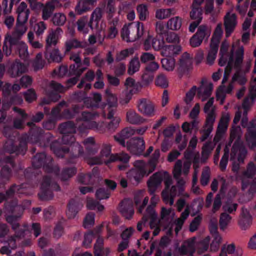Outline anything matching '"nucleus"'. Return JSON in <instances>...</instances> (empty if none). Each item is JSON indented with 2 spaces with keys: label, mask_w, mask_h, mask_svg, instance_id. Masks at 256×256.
I'll use <instances>...</instances> for the list:
<instances>
[{
  "label": "nucleus",
  "mask_w": 256,
  "mask_h": 256,
  "mask_svg": "<svg viewBox=\"0 0 256 256\" xmlns=\"http://www.w3.org/2000/svg\"><path fill=\"white\" fill-rule=\"evenodd\" d=\"M196 237H192L184 242L178 248V252L180 255L192 256L196 250Z\"/></svg>",
  "instance_id": "4468645a"
},
{
  "label": "nucleus",
  "mask_w": 256,
  "mask_h": 256,
  "mask_svg": "<svg viewBox=\"0 0 256 256\" xmlns=\"http://www.w3.org/2000/svg\"><path fill=\"white\" fill-rule=\"evenodd\" d=\"M102 12L100 8H96L92 12L89 22L90 28L96 32L104 30L106 27V24L102 19Z\"/></svg>",
  "instance_id": "9d476101"
},
{
  "label": "nucleus",
  "mask_w": 256,
  "mask_h": 256,
  "mask_svg": "<svg viewBox=\"0 0 256 256\" xmlns=\"http://www.w3.org/2000/svg\"><path fill=\"white\" fill-rule=\"evenodd\" d=\"M70 59L76 63V64H73L70 66V73L78 76H80L86 69V68H80L81 59L80 56V53L72 52L70 56Z\"/></svg>",
  "instance_id": "aec40b11"
},
{
  "label": "nucleus",
  "mask_w": 256,
  "mask_h": 256,
  "mask_svg": "<svg viewBox=\"0 0 256 256\" xmlns=\"http://www.w3.org/2000/svg\"><path fill=\"white\" fill-rule=\"evenodd\" d=\"M246 153V152L243 147L238 146L234 144L232 147L230 160L234 162L237 159L239 162H242Z\"/></svg>",
  "instance_id": "bb28decb"
},
{
  "label": "nucleus",
  "mask_w": 256,
  "mask_h": 256,
  "mask_svg": "<svg viewBox=\"0 0 256 256\" xmlns=\"http://www.w3.org/2000/svg\"><path fill=\"white\" fill-rule=\"evenodd\" d=\"M250 85L251 89L249 95L244 100L242 106L244 110H247L250 108L252 105L254 100L256 99V77H252Z\"/></svg>",
  "instance_id": "6ab92c4d"
},
{
  "label": "nucleus",
  "mask_w": 256,
  "mask_h": 256,
  "mask_svg": "<svg viewBox=\"0 0 256 256\" xmlns=\"http://www.w3.org/2000/svg\"><path fill=\"white\" fill-rule=\"evenodd\" d=\"M16 40H14L10 35L6 36L4 46L3 47L4 52L6 56H9L11 53V48H8V45L11 47L16 46Z\"/></svg>",
  "instance_id": "a19ab883"
},
{
  "label": "nucleus",
  "mask_w": 256,
  "mask_h": 256,
  "mask_svg": "<svg viewBox=\"0 0 256 256\" xmlns=\"http://www.w3.org/2000/svg\"><path fill=\"white\" fill-rule=\"evenodd\" d=\"M234 72V75L232 77V82H230L228 86H226L224 84L218 88L216 96L217 100H220V104H222L225 99L226 94H230L234 88L233 82H237L240 84L243 85L246 82V78L245 76L243 75L240 72L232 71Z\"/></svg>",
  "instance_id": "6e6552de"
},
{
  "label": "nucleus",
  "mask_w": 256,
  "mask_h": 256,
  "mask_svg": "<svg viewBox=\"0 0 256 256\" xmlns=\"http://www.w3.org/2000/svg\"><path fill=\"white\" fill-rule=\"evenodd\" d=\"M176 142L178 144L180 150L184 148L187 144V139L186 136H182L180 133H178L176 137Z\"/></svg>",
  "instance_id": "0e129e2a"
},
{
  "label": "nucleus",
  "mask_w": 256,
  "mask_h": 256,
  "mask_svg": "<svg viewBox=\"0 0 256 256\" xmlns=\"http://www.w3.org/2000/svg\"><path fill=\"white\" fill-rule=\"evenodd\" d=\"M66 15L62 12H56L52 18V24L57 26H63L66 22Z\"/></svg>",
  "instance_id": "58836bf2"
},
{
  "label": "nucleus",
  "mask_w": 256,
  "mask_h": 256,
  "mask_svg": "<svg viewBox=\"0 0 256 256\" xmlns=\"http://www.w3.org/2000/svg\"><path fill=\"white\" fill-rule=\"evenodd\" d=\"M252 218L248 209H241L238 224L240 228L246 230L252 224Z\"/></svg>",
  "instance_id": "f3484780"
},
{
  "label": "nucleus",
  "mask_w": 256,
  "mask_h": 256,
  "mask_svg": "<svg viewBox=\"0 0 256 256\" xmlns=\"http://www.w3.org/2000/svg\"><path fill=\"white\" fill-rule=\"evenodd\" d=\"M202 10L200 7L192 6V10L190 13V18L194 20V22L191 23L189 26V30L194 32L196 28L202 19Z\"/></svg>",
  "instance_id": "a211bd4d"
},
{
  "label": "nucleus",
  "mask_w": 256,
  "mask_h": 256,
  "mask_svg": "<svg viewBox=\"0 0 256 256\" xmlns=\"http://www.w3.org/2000/svg\"><path fill=\"white\" fill-rule=\"evenodd\" d=\"M127 120L132 124H139L145 122L144 119L140 116L134 111L130 110L126 114Z\"/></svg>",
  "instance_id": "4c0bfd02"
},
{
  "label": "nucleus",
  "mask_w": 256,
  "mask_h": 256,
  "mask_svg": "<svg viewBox=\"0 0 256 256\" xmlns=\"http://www.w3.org/2000/svg\"><path fill=\"white\" fill-rule=\"evenodd\" d=\"M110 22L112 23L113 26H111L110 28L108 37L110 38H115L118 34V30L116 28V26L118 22V19L117 18H115L112 22L110 20Z\"/></svg>",
  "instance_id": "69168bd1"
},
{
  "label": "nucleus",
  "mask_w": 256,
  "mask_h": 256,
  "mask_svg": "<svg viewBox=\"0 0 256 256\" xmlns=\"http://www.w3.org/2000/svg\"><path fill=\"white\" fill-rule=\"evenodd\" d=\"M130 156L126 154L122 153L119 154H110V148L108 145H104L100 152V158L90 157L87 158V162L91 165L98 164L102 163L108 164L116 160L122 162L124 165H120L118 168L120 170H124L128 166Z\"/></svg>",
  "instance_id": "7ed1b4c3"
},
{
  "label": "nucleus",
  "mask_w": 256,
  "mask_h": 256,
  "mask_svg": "<svg viewBox=\"0 0 256 256\" xmlns=\"http://www.w3.org/2000/svg\"><path fill=\"white\" fill-rule=\"evenodd\" d=\"M252 64L250 60H248L244 62H242L240 68H236L234 71L240 72L242 74H246L250 72Z\"/></svg>",
  "instance_id": "603ef678"
},
{
  "label": "nucleus",
  "mask_w": 256,
  "mask_h": 256,
  "mask_svg": "<svg viewBox=\"0 0 256 256\" xmlns=\"http://www.w3.org/2000/svg\"><path fill=\"white\" fill-rule=\"evenodd\" d=\"M168 176L166 172H156L150 178L148 182V186L150 194L154 193L157 188L160 184L163 176Z\"/></svg>",
  "instance_id": "dca6fc26"
},
{
  "label": "nucleus",
  "mask_w": 256,
  "mask_h": 256,
  "mask_svg": "<svg viewBox=\"0 0 256 256\" xmlns=\"http://www.w3.org/2000/svg\"><path fill=\"white\" fill-rule=\"evenodd\" d=\"M20 0H3L2 5L4 6V12L8 14L10 12L14 3L18 2Z\"/></svg>",
  "instance_id": "052dcab7"
},
{
  "label": "nucleus",
  "mask_w": 256,
  "mask_h": 256,
  "mask_svg": "<svg viewBox=\"0 0 256 256\" xmlns=\"http://www.w3.org/2000/svg\"><path fill=\"white\" fill-rule=\"evenodd\" d=\"M140 68V63L138 58L132 59L130 62L128 72L129 74H133L138 72Z\"/></svg>",
  "instance_id": "8fccbe9b"
},
{
  "label": "nucleus",
  "mask_w": 256,
  "mask_h": 256,
  "mask_svg": "<svg viewBox=\"0 0 256 256\" xmlns=\"http://www.w3.org/2000/svg\"><path fill=\"white\" fill-rule=\"evenodd\" d=\"M256 167L254 164L250 163L249 164L247 170L244 174V178L242 180V188L244 189L246 187L244 184V179L250 178L255 174Z\"/></svg>",
  "instance_id": "5fc2aeb1"
},
{
  "label": "nucleus",
  "mask_w": 256,
  "mask_h": 256,
  "mask_svg": "<svg viewBox=\"0 0 256 256\" xmlns=\"http://www.w3.org/2000/svg\"><path fill=\"white\" fill-rule=\"evenodd\" d=\"M26 70L27 67L25 65L16 62L11 66L8 72L10 76L16 78L25 72Z\"/></svg>",
  "instance_id": "cd10ccee"
},
{
  "label": "nucleus",
  "mask_w": 256,
  "mask_h": 256,
  "mask_svg": "<svg viewBox=\"0 0 256 256\" xmlns=\"http://www.w3.org/2000/svg\"><path fill=\"white\" fill-rule=\"evenodd\" d=\"M159 68L158 63L153 62L150 63L146 68L142 75V79L146 83L152 82L154 78V74Z\"/></svg>",
  "instance_id": "4be33fe9"
},
{
  "label": "nucleus",
  "mask_w": 256,
  "mask_h": 256,
  "mask_svg": "<svg viewBox=\"0 0 256 256\" xmlns=\"http://www.w3.org/2000/svg\"><path fill=\"white\" fill-rule=\"evenodd\" d=\"M244 48L240 44L239 40H234L232 48L228 56L222 54L219 60V64L221 66H226L222 78V84L226 82L230 74L236 68H240L244 61Z\"/></svg>",
  "instance_id": "f03ea898"
},
{
  "label": "nucleus",
  "mask_w": 256,
  "mask_h": 256,
  "mask_svg": "<svg viewBox=\"0 0 256 256\" xmlns=\"http://www.w3.org/2000/svg\"><path fill=\"white\" fill-rule=\"evenodd\" d=\"M170 210L171 209H162L161 219L158 220L155 209H146V213L149 215L148 218H150V227L152 229H154L153 232L154 236H157L159 234L160 232V227L164 222H168L171 220Z\"/></svg>",
  "instance_id": "0eeeda50"
},
{
  "label": "nucleus",
  "mask_w": 256,
  "mask_h": 256,
  "mask_svg": "<svg viewBox=\"0 0 256 256\" xmlns=\"http://www.w3.org/2000/svg\"><path fill=\"white\" fill-rule=\"evenodd\" d=\"M156 83L158 86L162 88H166L168 85V82L166 76L163 74H160L158 76Z\"/></svg>",
  "instance_id": "774afa93"
},
{
  "label": "nucleus",
  "mask_w": 256,
  "mask_h": 256,
  "mask_svg": "<svg viewBox=\"0 0 256 256\" xmlns=\"http://www.w3.org/2000/svg\"><path fill=\"white\" fill-rule=\"evenodd\" d=\"M251 125L252 126L248 128L246 138L249 146L252 148L256 146V120H253Z\"/></svg>",
  "instance_id": "473e14b6"
},
{
  "label": "nucleus",
  "mask_w": 256,
  "mask_h": 256,
  "mask_svg": "<svg viewBox=\"0 0 256 256\" xmlns=\"http://www.w3.org/2000/svg\"><path fill=\"white\" fill-rule=\"evenodd\" d=\"M144 29L143 24L139 22L125 25L122 30V38L126 42H134L142 36Z\"/></svg>",
  "instance_id": "423d86ee"
},
{
  "label": "nucleus",
  "mask_w": 256,
  "mask_h": 256,
  "mask_svg": "<svg viewBox=\"0 0 256 256\" xmlns=\"http://www.w3.org/2000/svg\"><path fill=\"white\" fill-rule=\"evenodd\" d=\"M62 33V31L60 28L49 32L46 39V44L48 46L56 45L60 38Z\"/></svg>",
  "instance_id": "c756f323"
},
{
  "label": "nucleus",
  "mask_w": 256,
  "mask_h": 256,
  "mask_svg": "<svg viewBox=\"0 0 256 256\" xmlns=\"http://www.w3.org/2000/svg\"><path fill=\"white\" fill-rule=\"evenodd\" d=\"M215 120V116H209L206 117V120L204 129L201 131L202 136L200 138L202 141H204L209 136L212 130L213 124Z\"/></svg>",
  "instance_id": "c85d7f7f"
},
{
  "label": "nucleus",
  "mask_w": 256,
  "mask_h": 256,
  "mask_svg": "<svg viewBox=\"0 0 256 256\" xmlns=\"http://www.w3.org/2000/svg\"><path fill=\"white\" fill-rule=\"evenodd\" d=\"M213 86L212 84L202 85L198 89L194 86L186 94L184 101L186 104H189L192 100L196 92H198V96L202 101L210 96Z\"/></svg>",
  "instance_id": "1a4fd4ad"
},
{
  "label": "nucleus",
  "mask_w": 256,
  "mask_h": 256,
  "mask_svg": "<svg viewBox=\"0 0 256 256\" xmlns=\"http://www.w3.org/2000/svg\"><path fill=\"white\" fill-rule=\"evenodd\" d=\"M182 24V18L176 16L168 20L166 23V27L170 30H178L181 28Z\"/></svg>",
  "instance_id": "f704fd0d"
},
{
  "label": "nucleus",
  "mask_w": 256,
  "mask_h": 256,
  "mask_svg": "<svg viewBox=\"0 0 256 256\" xmlns=\"http://www.w3.org/2000/svg\"><path fill=\"white\" fill-rule=\"evenodd\" d=\"M16 46L18 50L20 56L22 58H26L28 56L26 44L22 41L16 40Z\"/></svg>",
  "instance_id": "37998d69"
},
{
  "label": "nucleus",
  "mask_w": 256,
  "mask_h": 256,
  "mask_svg": "<svg viewBox=\"0 0 256 256\" xmlns=\"http://www.w3.org/2000/svg\"><path fill=\"white\" fill-rule=\"evenodd\" d=\"M237 24L236 16L234 14L228 12L224 18V26L226 36H229L234 30Z\"/></svg>",
  "instance_id": "412c9836"
},
{
  "label": "nucleus",
  "mask_w": 256,
  "mask_h": 256,
  "mask_svg": "<svg viewBox=\"0 0 256 256\" xmlns=\"http://www.w3.org/2000/svg\"><path fill=\"white\" fill-rule=\"evenodd\" d=\"M229 116L228 114L223 116L222 118L218 127L216 136L214 138V142H217L222 136V134L227 129L228 122H229Z\"/></svg>",
  "instance_id": "b1692460"
},
{
  "label": "nucleus",
  "mask_w": 256,
  "mask_h": 256,
  "mask_svg": "<svg viewBox=\"0 0 256 256\" xmlns=\"http://www.w3.org/2000/svg\"><path fill=\"white\" fill-rule=\"evenodd\" d=\"M214 98H212L208 100L204 108V111L207 114V116H215L214 109L213 107Z\"/></svg>",
  "instance_id": "4d7b16f0"
},
{
  "label": "nucleus",
  "mask_w": 256,
  "mask_h": 256,
  "mask_svg": "<svg viewBox=\"0 0 256 256\" xmlns=\"http://www.w3.org/2000/svg\"><path fill=\"white\" fill-rule=\"evenodd\" d=\"M88 18L82 17L79 19L76 22L78 30L83 34H87L89 32L88 26L87 25Z\"/></svg>",
  "instance_id": "09e8293b"
},
{
  "label": "nucleus",
  "mask_w": 256,
  "mask_h": 256,
  "mask_svg": "<svg viewBox=\"0 0 256 256\" xmlns=\"http://www.w3.org/2000/svg\"><path fill=\"white\" fill-rule=\"evenodd\" d=\"M134 52L133 48L126 49L122 50L118 53L116 60H122L126 58V57L132 54Z\"/></svg>",
  "instance_id": "338daca9"
},
{
  "label": "nucleus",
  "mask_w": 256,
  "mask_h": 256,
  "mask_svg": "<svg viewBox=\"0 0 256 256\" xmlns=\"http://www.w3.org/2000/svg\"><path fill=\"white\" fill-rule=\"evenodd\" d=\"M162 68L168 71L172 70L175 67V60L172 58H164L161 60Z\"/></svg>",
  "instance_id": "3c124183"
},
{
  "label": "nucleus",
  "mask_w": 256,
  "mask_h": 256,
  "mask_svg": "<svg viewBox=\"0 0 256 256\" xmlns=\"http://www.w3.org/2000/svg\"><path fill=\"white\" fill-rule=\"evenodd\" d=\"M211 34L210 29L207 26L201 25L198 27V30L195 34L200 37L202 40H207Z\"/></svg>",
  "instance_id": "ea45409f"
},
{
  "label": "nucleus",
  "mask_w": 256,
  "mask_h": 256,
  "mask_svg": "<svg viewBox=\"0 0 256 256\" xmlns=\"http://www.w3.org/2000/svg\"><path fill=\"white\" fill-rule=\"evenodd\" d=\"M138 110L142 114L150 116L154 112V106L149 100H142L138 104Z\"/></svg>",
  "instance_id": "5701e85b"
},
{
  "label": "nucleus",
  "mask_w": 256,
  "mask_h": 256,
  "mask_svg": "<svg viewBox=\"0 0 256 256\" xmlns=\"http://www.w3.org/2000/svg\"><path fill=\"white\" fill-rule=\"evenodd\" d=\"M190 155L191 154L190 152L185 153L184 158L187 160L184 163L183 165L180 160H178L176 162L173 170V174L176 178H178L182 174L185 176L188 174L191 166V162L189 160L190 158Z\"/></svg>",
  "instance_id": "9b49d317"
},
{
  "label": "nucleus",
  "mask_w": 256,
  "mask_h": 256,
  "mask_svg": "<svg viewBox=\"0 0 256 256\" xmlns=\"http://www.w3.org/2000/svg\"><path fill=\"white\" fill-rule=\"evenodd\" d=\"M222 240L221 236L218 234H216L210 245V250L211 252H216L219 249Z\"/></svg>",
  "instance_id": "864d4df0"
},
{
  "label": "nucleus",
  "mask_w": 256,
  "mask_h": 256,
  "mask_svg": "<svg viewBox=\"0 0 256 256\" xmlns=\"http://www.w3.org/2000/svg\"><path fill=\"white\" fill-rule=\"evenodd\" d=\"M126 146L132 153L139 155L144 149V142L140 138L132 139L127 143Z\"/></svg>",
  "instance_id": "2eb2a0df"
},
{
  "label": "nucleus",
  "mask_w": 256,
  "mask_h": 256,
  "mask_svg": "<svg viewBox=\"0 0 256 256\" xmlns=\"http://www.w3.org/2000/svg\"><path fill=\"white\" fill-rule=\"evenodd\" d=\"M236 209H226V210L221 214L220 219V228L224 230L230 222L231 217L230 214H232Z\"/></svg>",
  "instance_id": "2f4dec72"
},
{
  "label": "nucleus",
  "mask_w": 256,
  "mask_h": 256,
  "mask_svg": "<svg viewBox=\"0 0 256 256\" xmlns=\"http://www.w3.org/2000/svg\"><path fill=\"white\" fill-rule=\"evenodd\" d=\"M142 193L143 192L142 191L140 192L134 197V201L137 206L144 208L148 204V197L144 198L142 203L140 202V198L142 196Z\"/></svg>",
  "instance_id": "e2e57ef3"
},
{
  "label": "nucleus",
  "mask_w": 256,
  "mask_h": 256,
  "mask_svg": "<svg viewBox=\"0 0 256 256\" xmlns=\"http://www.w3.org/2000/svg\"><path fill=\"white\" fill-rule=\"evenodd\" d=\"M136 134L135 130L132 128L124 129L118 135L115 136V139L122 145H124L125 140L130 138Z\"/></svg>",
  "instance_id": "7c9ffc66"
},
{
  "label": "nucleus",
  "mask_w": 256,
  "mask_h": 256,
  "mask_svg": "<svg viewBox=\"0 0 256 256\" xmlns=\"http://www.w3.org/2000/svg\"><path fill=\"white\" fill-rule=\"evenodd\" d=\"M95 214L92 212H88L84 220V226L89 228L94 223Z\"/></svg>",
  "instance_id": "bf43d9fd"
},
{
  "label": "nucleus",
  "mask_w": 256,
  "mask_h": 256,
  "mask_svg": "<svg viewBox=\"0 0 256 256\" xmlns=\"http://www.w3.org/2000/svg\"><path fill=\"white\" fill-rule=\"evenodd\" d=\"M222 33V25L220 24H218L212 36L210 44L218 46Z\"/></svg>",
  "instance_id": "a18cd8bd"
},
{
  "label": "nucleus",
  "mask_w": 256,
  "mask_h": 256,
  "mask_svg": "<svg viewBox=\"0 0 256 256\" xmlns=\"http://www.w3.org/2000/svg\"><path fill=\"white\" fill-rule=\"evenodd\" d=\"M107 98V104L110 108L108 110V118L109 119H111L114 117V110L112 109L114 108H116L117 106V98L116 96L112 94L109 90H106V92Z\"/></svg>",
  "instance_id": "a878e982"
},
{
  "label": "nucleus",
  "mask_w": 256,
  "mask_h": 256,
  "mask_svg": "<svg viewBox=\"0 0 256 256\" xmlns=\"http://www.w3.org/2000/svg\"><path fill=\"white\" fill-rule=\"evenodd\" d=\"M164 183L166 188L162 194V200L166 204L172 206L174 202V197L182 194L186 181L180 179L178 180L176 186H171L172 180L168 177Z\"/></svg>",
  "instance_id": "39448f33"
},
{
  "label": "nucleus",
  "mask_w": 256,
  "mask_h": 256,
  "mask_svg": "<svg viewBox=\"0 0 256 256\" xmlns=\"http://www.w3.org/2000/svg\"><path fill=\"white\" fill-rule=\"evenodd\" d=\"M22 210L18 209V215L12 214L6 217V221L12 224V228L16 232L15 236L8 237L6 240V236L8 234L9 230L6 224L0 222V242L8 244L7 246H4L0 248V252L2 254L10 255L12 250L16 248V242H18L20 239L30 234L28 224H26L20 226L16 222L23 214Z\"/></svg>",
  "instance_id": "f257e3e1"
},
{
  "label": "nucleus",
  "mask_w": 256,
  "mask_h": 256,
  "mask_svg": "<svg viewBox=\"0 0 256 256\" xmlns=\"http://www.w3.org/2000/svg\"><path fill=\"white\" fill-rule=\"evenodd\" d=\"M134 166V168L128 172L127 177L130 182L137 184L144 176H148L155 170L156 163L154 160H150L148 163L136 160Z\"/></svg>",
  "instance_id": "20e7f679"
},
{
  "label": "nucleus",
  "mask_w": 256,
  "mask_h": 256,
  "mask_svg": "<svg viewBox=\"0 0 256 256\" xmlns=\"http://www.w3.org/2000/svg\"><path fill=\"white\" fill-rule=\"evenodd\" d=\"M218 46L210 44V50L206 57V63L209 65L214 64L218 52Z\"/></svg>",
  "instance_id": "c03bdc74"
},
{
  "label": "nucleus",
  "mask_w": 256,
  "mask_h": 256,
  "mask_svg": "<svg viewBox=\"0 0 256 256\" xmlns=\"http://www.w3.org/2000/svg\"><path fill=\"white\" fill-rule=\"evenodd\" d=\"M235 251V246L234 244H224L222 248L220 256H228V254H232Z\"/></svg>",
  "instance_id": "6e6d98bb"
},
{
  "label": "nucleus",
  "mask_w": 256,
  "mask_h": 256,
  "mask_svg": "<svg viewBox=\"0 0 256 256\" xmlns=\"http://www.w3.org/2000/svg\"><path fill=\"white\" fill-rule=\"evenodd\" d=\"M92 8L86 0H80L75 8V10L78 14H81L89 10Z\"/></svg>",
  "instance_id": "49530a36"
},
{
  "label": "nucleus",
  "mask_w": 256,
  "mask_h": 256,
  "mask_svg": "<svg viewBox=\"0 0 256 256\" xmlns=\"http://www.w3.org/2000/svg\"><path fill=\"white\" fill-rule=\"evenodd\" d=\"M176 11L174 8H160L156 12V17L159 20L166 19L171 15H174Z\"/></svg>",
  "instance_id": "c9c22d12"
},
{
  "label": "nucleus",
  "mask_w": 256,
  "mask_h": 256,
  "mask_svg": "<svg viewBox=\"0 0 256 256\" xmlns=\"http://www.w3.org/2000/svg\"><path fill=\"white\" fill-rule=\"evenodd\" d=\"M60 130L61 132L64 134L74 132H76L74 126L70 122H66L60 125Z\"/></svg>",
  "instance_id": "13d9d810"
},
{
  "label": "nucleus",
  "mask_w": 256,
  "mask_h": 256,
  "mask_svg": "<svg viewBox=\"0 0 256 256\" xmlns=\"http://www.w3.org/2000/svg\"><path fill=\"white\" fill-rule=\"evenodd\" d=\"M30 6L34 9H39L42 8V18L44 20H48L51 16L52 12L56 8H58L55 6L54 4L50 1L47 2L44 6L43 4L37 2H34L30 3Z\"/></svg>",
  "instance_id": "f8f14e48"
},
{
  "label": "nucleus",
  "mask_w": 256,
  "mask_h": 256,
  "mask_svg": "<svg viewBox=\"0 0 256 256\" xmlns=\"http://www.w3.org/2000/svg\"><path fill=\"white\" fill-rule=\"evenodd\" d=\"M210 242V237L209 236H206L200 241H196V250L198 252L201 254L206 252L208 248Z\"/></svg>",
  "instance_id": "e433bc0d"
},
{
  "label": "nucleus",
  "mask_w": 256,
  "mask_h": 256,
  "mask_svg": "<svg viewBox=\"0 0 256 256\" xmlns=\"http://www.w3.org/2000/svg\"><path fill=\"white\" fill-rule=\"evenodd\" d=\"M27 28L24 23L16 22V27L14 32L12 34V38H19L26 32Z\"/></svg>",
  "instance_id": "de8ad7c7"
},
{
  "label": "nucleus",
  "mask_w": 256,
  "mask_h": 256,
  "mask_svg": "<svg viewBox=\"0 0 256 256\" xmlns=\"http://www.w3.org/2000/svg\"><path fill=\"white\" fill-rule=\"evenodd\" d=\"M192 58L190 54L187 52L183 54L180 60V66L183 68H187L192 66Z\"/></svg>",
  "instance_id": "79ce46f5"
},
{
  "label": "nucleus",
  "mask_w": 256,
  "mask_h": 256,
  "mask_svg": "<svg viewBox=\"0 0 256 256\" xmlns=\"http://www.w3.org/2000/svg\"><path fill=\"white\" fill-rule=\"evenodd\" d=\"M137 10L140 19L142 20H146L148 14L147 6L144 4H140L138 6Z\"/></svg>",
  "instance_id": "680f3d73"
},
{
  "label": "nucleus",
  "mask_w": 256,
  "mask_h": 256,
  "mask_svg": "<svg viewBox=\"0 0 256 256\" xmlns=\"http://www.w3.org/2000/svg\"><path fill=\"white\" fill-rule=\"evenodd\" d=\"M181 50L182 48L180 46L164 44L160 54L164 56L172 57L178 54Z\"/></svg>",
  "instance_id": "393cba45"
},
{
  "label": "nucleus",
  "mask_w": 256,
  "mask_h": 256,
  "mask_svg": "<svg viewBox=\"0 0 256 256\" xmlns=\"http://www.w3.org/2000/svg\"><path fill=\"white\" fill-rule=\"evenodd\" d=\"M164 44L165 42L163 39H158L148 34L144 40V46L146 50L153 48L155 50L161 52Z\"/></svg>",
  "instance_id": "ddd939ff"
},
{
  "label": "nucleus",
  "mask_w": 256,
  "mask_h": 256,
  "mask_svg": "<svg viewBox=\"0 0 256 256\" xmlns=\"http://www.w3.org/2000/svg\"><path fill=\"white\" fill-rule=\"evenodd\" d=\"M189 210L185 209L184 211L181 214L180 217L177 218L174 222V224L175 226L174 231L176 235H178L179 231L182 229L184 220L189 216Z\"/></svg>",
  "instance_id": "72a5a7b5"
}]
</instances>
